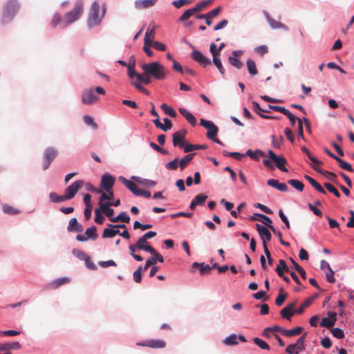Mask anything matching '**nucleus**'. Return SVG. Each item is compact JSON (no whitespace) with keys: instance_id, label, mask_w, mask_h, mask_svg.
<instances>
[{"instance_id":"obj_1","label":"nucleus","mask_w":354,"mask_h":354,"mask_svg":"<svg viewBox=\"0 0 354 354\" xmlns=\"http://www.w3.org/2000/svg\"><path fill=\"white\" fill-rule=\"evenodd\" d=\"M142 69L145 74L151 75L156 80H163L169 74L165 66L158 62L145 64L142 66Z\"/></svg>"},{"instance_id":"obj_2","label":"nucleus","mask_w":354,"mask_h":354,"mask_svg":"<svg viewBox=\"0 0 354 354\" xmlns=\"http://www.w3.org/2000/svg\"><path fill=\"white\" fill-rule=\"evenodd\" d=\"M19 6L17 0H8L3 8V14L1 19L2 24L10 23L14 18Z\"/></svg>"},{"instance_id":"obj_3","label":"nucleus","mask_w":354,"mask_h":354,"mask_svg":"<svg viewBox=\"0 0 354 354\" xmlns=\"http://www.w3.org/2000/svg\"><path fill=\"white\" fill-rule=\"evenodd\" d=\"M270 159H264L263 160V165L270 169H274V165L272 162H274L275 166L282 171L287 172L288 169L284 166L287 164V160L283 156H277L272 150L268 151Z\"/></svg>"},{"instance_id":"obj_4","label":"nucleus","mask_w":354,"mask_h":354,"mask_svg":"<svg viewBox=\"0 0 354 354\" xmlns=\"http://www.w3.org/2000/svg\"><path fill=\"white\" fill-rule=\"evenodd\" d=\"M105 14V9L102 10V13L100 15V6L97 1H94L91 7L90 12L88 17V26L90 28L99 25L101 23Z\"/></svg>"},{"instance_id":"obj_5","label":"nucleus","mask_w":354,"mask_h":354,"mask_svg":"<svg viewBox=\"0 0 354 354\" xmlns=\"http://www.w3.org/2000/svg\"><path fill=\"white\" fill-rule=\"evenodd\" d=\"M255 216L261 217L263 219L262 221V223H264L266 226H268L270 230L275 234L278 236V238L279 239V241L281 245L289 246L290 244L288 242H286L283 241L282 238V234L280 231H278L272 225V220L268 216L259 213H254L253 215L250 217V220H256L257 219Z\"/></svg>"},{"instance_id":"obj_6","label":"nucleus","mask_w":354,"mask_h":354,"mask_svg":"<svg viewBox=\"0 0 354 354\" xmlns=\"http://www.w3.org/2000/svg\"><path fill=\"white\" fill-rule=\"evenodd\" d=\"M200 124L207 130V137L209 139L212 140L219 145H223V143L216 138L218 131V129L213 122L210 120H206L205 119H201Z\"/></svg>"},{"instance_id":"obj_7","label":"nucleus","mask_w":354,"mask_h":354,"mask_svg":"<svg viewBox=\"0 0 354 354\" xmlns=\"http://www.w3.org/2000/svg\"><path fill=\"white\" fill-rule=\"evenodd\" d=\"M307 333H304L297 341L296 343L288 345L286 348L288 354H299L306 348L305 340Z\"/></svg>"},{"instance_id":"obj_8","label":"nucleus","mask_w":354,"mask_h":354,"mask_svg":"<svg viewBox=\"0 0 354 354\" xmlns=\"http://www.w3.org/2000/svg\"><path fill=\"white\" fill-rule=\"evenodd\" d=\"M84 4L82 1H78L76 2L73 10L71 12H68L65 15V20L66 24H70L74 22L75 20L79 19L82 13L83 12Z\"/></svg>"},{"instance_id":"obj_9","label":"nucleus","mask_w":354,"mask_h":354,"mask_svg":"<svg viewBox=\"0 0 354 354\" xmlns=\"http://www.w3.org/2000/svg\"><path fill=\"white\" fill-rule=\"evenodd\" d=\"M84 181L78 180L74 182L72 185L67 187L64 192V197L66 200L72 199L77 192L83 187Z\"/></svg>"},{"instance_id":"obj_10","label":"nucleus","mask_w":354,"mask_h":354,"mask_svg":"<svg viewBox=\"0 0 354 354\" xmlns=\"http://www.w3.org/2000/svg\"><path fill=\"white\" fill-rule=\"evenodd\" d=\"M187 134V131L185 129H181L178 131L175 132L172 135V142L174 147H178L180 149H185V146H186L185 143V136Z\"/></svg>"},{"instance_id":"obj_11","label":"nucleus","mask_w":354,"mask_h":354,"mask_svg":"<svg viewBox=\"0 0 354 354\" xmlns=\"http://www.w3.org/2000/svg\"><path fill=\"white\" fill-rule=\"evenodd\" d=\"M57 156V151L53 147L47 148L44 153L43 169L46 170Z\"/></svg>"},{"instance_id":"obj_12","label":"nucleus","mask_w":354,"mask_h":354,"mask_svg":"<svg viewBox=\"0 0 354 354\" xmlns=\"http://www.w3.org/2000/svg\"><path fill=\"white\" fill-rule=\"evenodd\" d=\"M98 100V97L95 94L93 88L83 91L81 95V101L84 104H92Z\"/></svg>"},{"instance_id":"obj_13","label":"nucleus","mask_w":354,"mask_h":354,"mask_svg":"<svg viewBox=\"0 0 354 354\" xmlns=\"http://www.w3.org/2000/svg\"><path fill=\"white\" fill-rule=\"evenodd\" d=\"M192 58L204 68L212 64L210 59L206 57L200 50H193L192 53Z\"/></svg>"},{"instance_id":"obj_14","label":"nucleus","mask_w":354,"mask_h":354,"mask_svg":"<svg viewBox=\"0 0 354 354\" xmlns=\"http://www.w3.org/2000/svg\"><path fill=\"white\" fill-rule=\"evenodd\" d=\"M256 229L257 232H259V234L261 237V239L262 241V244L265 242L266 243L267 241H270L272 239V235L270 232V228L267 226H263L260 224L257 223L255 225Z\"/></svg>"},{"instance_id":"obj_15","label":"nucleus","mask_w":354,"mask_h":354,"mask_svg":"<svg viewBox=\"0 0 354 354\" xmlns=\"http://www.w3.org/2000/svg\"><path fill=\"white\" fill-rule=\"evenodd\" d=\"M115 178L109 174H104L102 176L101 187L106 192L113 190Z\"/></svg>"},{"instance_id":"obj_16","label":"nucleus","mask_w":354,"mask_h":354,"mask_svg":"<svg viewBox=\"0 0 354 354\" xmlns=\"http://www.w3.org/2000/svg\"><path fill=\"white\" fill-rule=\"evenodd\" d=\"M137 345L151 348H162L166 346V343L162 339H148L142 343H137Z\"/></svg>"},{"instance_id":"obj_17","label":"nucleus","mask_w":354,"mask_h":354,"mask_svg":"<svg viewBox=\"0 0 354 354\" xmlns=\"http://www.w3.org/2000/svg\"><path fill=\"white\" fill-rule=\"evenodd\" d=\"M295 305L296 302L295 301L281 309L280 311L281 316L287 320H290L292 316L296 313V310H294Z\"/></svg>"},{"instance_id":"obj_18","label":"nucleus","mask_w":354,"mask_h":354,"mask_svg":"<svg viewBox=\"0 0 354 354\" xmlns=\"http://www.w3.org/2000/svg\"><path fill=\"white\" fill-rule=\"evenodd\" d=\"M151 254L152 255V257L146 261L145 265L143 267L144 270H147L151 265L155 264L158 261L160 263L164 262L163 257L161 254H160L156 250L155 253Z\"/></svg>"},{"instance_id":"obj_19","label":"nucleus","mask_w":354,"mask_h":354,"mask_svg":"<svg viewBox=\"0 0 354 354\" xmlns=\"http://www.w3.org/2000/svg\"><path fill=\"white\" fill-rule=\"evenodd\" d=\"M147 241L143 236H141L138 239V241L136 242V246L138 250H145L147 252H149L150 254L155 253L156 250L151 245H147Z\"/></svg>"},{"instance_id":"obj_20","label":"nucleus","mask_w":354,"mask_h":354,"mask_svg":"<svg viewBox=\"0 0 354 354\" xmlns=\"http://www.w3.org/2000/svg\"><path fill=\"white\" fill-rule=\"evenodd\" d=\"M119 180L124 184L134 195L138 196L140 188L138 187L134 182L127 180L123 176L119 177Z\"/></svg>"},{"instance_id":"obj_21","label":"nucleus","mask_w":354,"mask_h":354,"mask_svg":"<svg viewBox=\"0 0 354 354\" xmlns=\"http://www.w3.org/2000/svg\"><path fill=\"white\" fill-rule=\"evenodd\" d=\"M238 339L242 342H245L247 341L243 335L237 336L235 334H232L224 339L223 343L227 346L236 345L238 344Z\"/></svg>"},{"instance_id":"obj_22","label":"nucleus","mask_w":354,"mask_h":354,"mask_svg":"<svg viewBox=\"0 0 354 354\" xmlns=\"http://www.w3.org/2000/svg\"><path fill=\"white\" fill-rule=\"evenodd\" d=\"M180 113L187 120V122L193 127L196 124V118L194 115L185 108L180 107L178 109Z\"/></svg>"},{"instance_id":"obj_23","label":"nucleus","mask_w":354,"mask_h":354,"mask_svg":"<svg viewBox=\"0 0 354 354\" xmlns=\"http://www.w3.org/2000/svg\"><path fill=\"white\" fill-rule=\"evenodd\" d=\"M208 196L205 194H198L197 195L191 202L190 203V209H194L198 205H203L207 199Z\"/></svg>"},{"instance_id":"obj_24","label":"nucleus","mask_w":354,"mask_h":354,"mask_svg":"<svg viewBox=\"0 0 354 354\" xmlns=\"http://www.w3.org/2000/svg\"><path fill=\"white\" fill-rule=\"evenodd\" d=\"M158 0H137L135 6L137 9H145L153 6Z\"/></svg>"},{"instance_id":"obj_25","label":"nucleus","mask_w":354,"mask_h":354,"mask_svg":"<svg viewBox=\"0 0 354 354\" xmlns=\"http://www.w3.org/2000/svg\"><path fill=\"white\" fill-rule=\"evenodd\" d=\"M67 229L70 232L75 231L81 232L83 231V226L77 222V220L75 218H72L69 221Z\"/></svg>"},{"instance_id":"obj_26","label":"nucleus","mask_w":354,"mask_h":354,"mask_svg":"<svg viewBox=\"0 0 354 354\" xmlns=\"http://www.w3.org/2000/svg\"><path fill=\"white\" fill-rule=\"evenodd\" d=\"M275 271L279 277H283L284 272H289V268L285 260L280 259L279 261V265L277 266Z\"/></svg>"},{"instance_id":"obj_27","label":"nucleus","mask_w":354,"mask_h":354,"mask_svg":"<svg viewBox=\"0 0 354 354\" xmlns=\"http://www.w3.org/2000/svg\"><path fill=\"white\" fill-rule=\"evenodd\" d=\"M252 109H253V110L258 115H259L261 118H265V119H274V118H276L275 117H273V116H270V115H267L263 114L262 112L268 113V111L264 110V109H261L260 107L259 104L257 102H252Z\"/></svg>"},{"instance_id":"obj_28","label":"nucleus","mask_w":354,"mask_h":354,"mask_svg":"<svg viewBox=\"0 0 354 354\" xmlns=\"http://www.w3.org/2000/svg\"><path fill=\"white\" fill-rule=\"evenodd\" d=\"M221 11V7H216L214 10L206 13V24L210 26L212 23V19L216 17Z\"/></svg>"},{"instance_id":"obj_29","label":"nucleus","mask_w":354,"mask_h":354,"mask_svg":"<svg viewBox=\"0 0 354 354\" xmlns=\"http://www.w3.org/2000/svg\"><path fill=\"white\" fill-rule=\"evenodd\" d=\"M245 155L248 156L250 158L256 161H258L259 160V156H266V153L260 149H257L254 151L251 149H248L246 151Z\"/></svg>"},{"instance_id":"obj_30","label":"nucleus","mask_w":354,"mask_h":354,"mask_svg":"<svg viewBox=\"0 0 354 354\" xmlns=\"http://www.w3.org/2000/svg\"><path fill=\"white\" fill-rule=\"evenodd\" d=\"M131 178L136 183L145 185L146 187H154L157 184L156 181L148 179H144L139 176H132Z\"/></svg>"},{"instance_id":"obj_31","label":"nucleus","mask_w":354,"mask_h":354,"mask_svg":"<svg viewBox=\"0 0 354 354\" xmlns=\"http://www.w3.org/2000/svg\"><path fill=\"white\" fill-rule=\"evenodd\" d=\"M303 330L304 328L302 327L297 326L291 330L284 329L282 331V334L287 337H293L300 335L302 333Z\"/></svg>"},{"instance_id":"obj_32","label":"nucleus","mask_w":354,"mask_h":354,"mask_svg":"<svg viewBox=\"0 0 354 354\" xmlns=\"http://www.w3.org/2000/svg\"><path fill=\"white\" fill-rule=\"evenodd\" d=\"M156 35L155 28H148L145 35L144 43L145 44H151L153 41Z\"/></svg>"},{"instance_id":"obj_33","label":"nucleus","mask_w":354,"mask_h":354,"mask_svg":"<svg viewBox=\"0 0 354 354\" xmlns=\"http://www.w3.org/2000/svg\"><path fill=\"white\" fill-rule=\"evenodd\" d=\"M110 221L111 222H124V223H129L130 217L125 212H120L117 216L114 218H111Z\"/></svg>"},{"instance_id":"obj_34","label":"nucleus","mask_w":354,"mask_h":354,"mask_svg":"<svg viewBox=\"0 0 354 354\" xmlns=\"http://www.w3.org/2000/svg\"><path fill=\"white\" fill-rule=\"evenodd\" d=\"M207 147H208L206 145L187 144L186 146H185L184 152L189 153V152L193 151L194 150L206 149H207Z\"/></svg>"},{"instance_id":"obj_35","label":"nucleus","mask_w":354,"mask_h":354,"mask_svg":"<svg viewBox=\"0 0 354 354\" xmlns=\"http://www.w3.org/2000/svg\"><path fill=\"white\" fill-rule=\"evenodd\" d=\"M120 234V230L113 227L105 228L103 231L102 238H113L116 234Z\"/></svg>"},{"instance_id":"obj_36","label":"nucleus","mask_w":354,"mask_h":354,"mask_svg":"<svg viewBox=\"0 0 354 354\" xmlns=\"http://www.w3.org/2000/svg\"><path fill=\"white\" fill-rule=\"evenodd\" d=\"M2 210L3 213L10 215H15L21 213V211L12 206H10L8 204L2 205Z\"/></svg>"},{"instance_id":"obj_37","label":"nucleus","mask_w":354,"mask_h":354,"mask_svg":"<svg viewBox=\"0 0 354 354\" xmlns=\"http://www.w3.org/2000/svg\"><path fill=\"white\" fill-rule=\"evenodd\" d=\"M246 65H247L248 72L251 75L254 76V75H257L258 70L257 68L256 64L254 60H252L251 59H248L247 62H246Z\"/></svg>"},{"instance_id":"obj_38","label":"nucleus","mask_w":354,"mask_h":354,"mask_svg":"<svg viewBox=\"0 0 354 354\" xmlns=\"http://www.w3.org/2000/svg\"><path fill=\"white\" fill-rule=\"evenodd\" d=\"M85 234L88 239L95 240L98 235L97 234V228L95 226H91L86 229Z\"/></svg>"},{"instance_id":"obj_39","label":"nucleus","mask_w":354,"mask_h":354,"mask_svg":"<svg viewBox=\"0 0 354 354\" xmlns=\"http://www.w3.org/2000/svg\"><path fill=\"white\" fill-rule=\"evenodd\" d=\"M160 107L165 114L172 118L176 117L177 113L175 110L172 107L168 106L167 104H162Z\"/></svg>"},{"instance_id":"obj_40","label":"nucleus","mask_w":354,"mask_h":354,"mask_svg":"<svg viewBox=\"0 0 354 354\" xmlns=\"http://www.w3.org/2000/svg\"><path fill=\"white\" fill-rule=\"evenodd\" d=\"M288 183L299 192H302L304 190V184L298 180L290 179L288 180Z\"/></svg>"},{"instance_id":"obj_41","label":"nucleus","mask_w":354,"mask_h":354,"mask_svg":"<svg viewBox=\"0 0 354 354\" xmlns=\"http://www.w3.org/2000/svg\"><path fill=\"white\" fill-rule=\"evenodd\" d=\"M253 341L257 346L263 350L269 351L270 349V346L264 340L259 337H254Z\"/></svg>"},{"instance_id":"obj_42","label":"nucleus","mask_w":354,"mask_h":354,"mask_svg":"<svg viewBox=\"0 0 354 354\" xmlns=\"http://www.w3.org/2000/svg\"><path fill=\"white\" fill-rule=\"evenodd\" d=\"M49 198L52 203H57L66 201L64 195L60 196V195H58L55 192L50 193Z\"/></svg>"},{"instance_id":"obj_43","label":"nucleus","mask_w":354,"mask_h":354,"mask_svg":"<svg viewBox=\"0 0 354 354\" xmlns=\"http://www.w3.org/2000/svg\"><path fill=\"white\" fill-rule=\"evenodd\" d=\"M70 281H71V279L68 277L59 278V279H57L55 281H54L52 283L51 286H52L53 288H57L58 287H59L65 283H69Z\"/></svg>"},{"instance_id":"obj_44","label":"nucleus","mask_w":354,"mask_h":354,"mask_svg":"<svg viewBox=\"0 0 354 354\" xmlns=\"http://www.w3.org/2000/svg\"><path fill=\"white\" fill-rule=\"evenodd\" d=\"M335 160L338 162L339 166L342 169H344L351 171V172L353 171V169L352 166L350 164L346 162L342 158L337 157Z\"/></svg>"},{"instance_id":"obj_45","label":"nucleus","mask_w":354,"mask_h":354,"mask_svg":"<svg viewBox=\"0 0 354 354\" xmlns=\"http://www.w3.org/2000/svg\"><path fill=\"white\" fill-rule=\"evenodd\" d=\"M282 292L283 289L280 288L279 293L275 300L276 305L278 306H281L288 297L287 293H283Z\"/></svg>"},{"instance_id":"obj_46","label":"nucleus","mask_w":354,"mask_h":354,"mask_svg":"<svg viewBox=\"0 0 354 354\" xmlns=\"http://www.w3.org/2000/svg\"><path fill=\"white\" fill-rule=\"evenodd\" d=\"M336 322V319H330L328 317H324L322 319V322L320 323V325L323 327H326L327 328H330L333 327L335 325V323Z\"/></svg>"},{"instance_id":"obj_47","label":"nucleus","mask_w":354,"mask_h":354,"mask_svg":"<svg viewBox=\"0 0 354 354\" xmlns=\"http://www.w3.org/2000/svg\"><path fill=\"white\" fill-rule=\"evenodd\" d=\"M230 64L235 68L240 69L243 66V64L237 57L230 56L228 58Z\"/></svg>"},{"instance_id":"obj_48","label":"nucleus","mask_w":354,"mask_h":354,"mask_svg":"<svg viewBox=\"0 0 354 354\" xmlns=\"http://www.w3.org/2000/svg\"><path fill=\"white\" fill-rule=\"evenodd\" d=\"M213 63L216 66V67L219 71L220 73L224 74L225 71L222 65L221 60L220 59V56H216L213 57Z\"/></svg>"},{"instance_id":"obj_49","label":"nucleus","mask_w":354,"mask_h":354,"mask_svg":"<svg viewBox=\"0 0 354 354\" xmlns=\"http://www.w3.org/2000/svg\"><path fill=\"white\" fill-rule=\"evenodd\" d=\"M313 300H314V297H310V298L307 299L302 304V305L297 310H296V313H297V314L303 313L304 309L308 307L313 303Z\"/></svg>"},{"instance_id":"obj_50","label":"nucleus","mask_w":354,"mask_h":354,"mask_svg":"<svg viewBox=\"0 0 354 354\" xmlns=\"http://www.w3.org/2000/svg\"><path fill=\"white\" fill-rule=\"evenodd\" d=\"M72 253L77 258L82 261H85L86 259L88 257L86 253L79 249H73Z\"/></svg>"},{"instance_id":"obj_51","label":"nucleus","mask_w":354,"mask_h":354,"mask_svg":"<svg viewBox=\"0 0 354 354\" xmlns=\"http://www.w3.org/2000/svg\"><path fill=\"white\" fill-rule=\"evenodd\" d=\"M324 186L329 192L333 193L335 196L338 198L340 197V193L332 184L329 183H325Z\"/></svg>"},{"instance_id":"obj_52","label":"nucleus","mask_w":354,"mask_h":354,"mask_svg":"<svg viewBox=\"0 0 354 354\" xmlns=\"http://www.w3.org/2000/svg\"><path fill=\"white\" fill-rule=\"evenodd\" d=\"M144 270H143V267L142 266H139L138 268V269L134 271L133 274V280L136 282V283H140L141 281H142V271Z\"/></svg>"},{"instance_id":"obj_53","label":"nucleus","mask_w":354,"mask_h":354,"mask_svg":"<svg viewBox=\"0 0 354 354\" xmlns=\"http://www.w3.org/2000/svg\"><path fill=\"white\" fill-rule=\"evenodd\" d=\"M268 22H269L270 26L272 28L287 29V28L286 27V26L284 24H283L282 23L279 22V21H275L274 19L268 18Z\"/></svg>"},{"instance_id":"obj_54","label":"nucleus","mask_w":354,"mask_h":354,"mask_svg":"<svg viewBox=\"0 0 354 354\" xmlns=\"http://www.w3.org/2000/svg\"><path fill=\"white\" fill-rule=\"evenodd\" d=\"M195 12L192 10V8H189L179 18V21H186L188 20L191 17L194 16Z\"/></svg>"},{"instance_id":"obj_55","label":"nucleus","mask_w":354,"mask_h":354,"mask_svg":"<svg viewBox=\"0 0 354 354\" xmlns=\"http://www.w3.org/2000/svg\"><path fill=\"white\" fill-rule=\"evenodd\" d=\"M194 1V0H176L172 2V4L176 8H180V7L190 4Z\"/></svg>"},{"instance_id":"obj_56","label":"nucleus","mask_w":354,"mask_h":354,"mask_svg":"<svg viewBox=\"0 0 354 354\" xmlns=\"http://www.w3.org/2000/svg\"><path fill=\"white\" fill-rule=\"evenodd\" d=\"M83 120H84V122L88 124V125H90L91 126V127L93 129H97V124L94 122L93 119L89 116V115H84V118H83Z\"/></svg>"},{"instance_id":"obj_57","label":"nucleus","mask_w":354,"mask_h":354,"mask_svg":"<svg viewBox=\"0 0 354 354\" xmlns=\"http://www.w3.org/2000/svg\"><path fill=\"white\" fill-rule=\"evenodd\" d=\"M178 159L174 158L173 160L166 163L165 167L169 170H176L178 167Z\"/></svg>"},{"instance_id":"obj_58","label":"nucleus","mask_w":354,"mask_h":354,"mask_svg":"<svg viewBox=\"0 0 354 354\" xmlns=\"http://www.w3.org/2000/svg\"><path fill=\"white\" fill-rule=\"evenodd\" d=\"M333 335L337 339H342L344 337V331L339 328H334L331 330Z\"/></svg>"},{"instance_id":"obj_59","label":"nucleus","mask_w":354,"mask_h":354,"mask_svg":"<svg viewBox=\"0 0 354 354\" xmlns=\"http://www.w3.org/2000/svg\"><path fill=\"white\" fill-rule=\"evenodd\" d=\"M254 51L261 56H263L268 52V47L266 45H261L256 47Z\"/></svg>"},{"instance_id":"obj_60","label":"nucleus","mask_w":354,"mask_h":354,"mask_svg":"<svg viewBox=\"0 0 354 354\" xmlns=\"http://www.w3.org/2000/svg\"><path fill=\"white\" fill-rule=\"evenodd\" d=\"M107 192H108V194H106L104 192L102 193L101 196L100 198V201H109L110 200L113 198L114 194H113V190H111V191Z\"/></svg>"},{"instance_id":"obj_61","label":"nucleus","mask_w":354,"mask_h":354,"mask_svg":"<svg viewBox=\"0 0 354 354\" xmlns=\"http://www.w3.org/2000/svg\"><path fill=\"white\" fill-rule=\"evenodd\" d=\"M163 121L164 124H162L161 130L163 131H167L168 130H170L172 127V123L171 120L169 118H165L163 119Z\"/></svg>"},{"instance_id":"obj_62","label":"nucleus","mask_w":354,"mask_h":354,"mask_svg":"<svg viewBox=\"0 0 354 354\" xmlns=\"http://www.w3.org/2000/svg\"><path fill=\"white\" fill-rule=\"evenodd\" d=\"M151 44V46L156 48V50L160 51H165L166 50V46L160 41H153Z\"/></svg>"},{"instance_id":"obj_63","label":"nucleus","mask_w":354,"mask_h":354,"mask_svg":"<svg viewBox=\"0 0 354 354\" xmlns=\"http://www.w3.org/2000/svg\"><path fill=\"white\" fill-rule=\"evenodd\" d=\"M322 175L324 176L326 178H328L329 180L335 183L336 182L337 175L335 173L325 170Z\"/></svg>"},{"instance_id":"obj_64","label":"nucleus","mask_w":354,"mask_h":354,"mask_svg":"<svg viewBox=\"0 0 354 354\" xmlns=\"http://www.w3.org/2000/svg\"><path fill=\"white\" fill-rule=\"evenodd\" d=\"M95 221L98 224H102L104 220V217L101 214L98 209L95 210Z\"/></svg>"}]
</instances>
